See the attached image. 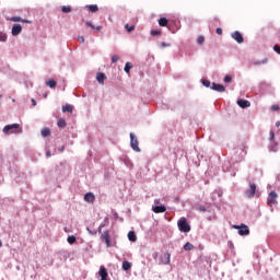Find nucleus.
<instances>
[{"instance_id":"15","label":"nucleus","mask_w":280,"mask_h":280,"mask_svg":"<svg viewBox=\"0 0 280 280\" xmlns=\"http://www.w3.org/2000/svg\"><path fill=\"white\" fill-rule=\"evenodd\" d=\"M85 202H95V195L93 192H88L84 196Z\"/></svg>"},{"instance_id":"8","label":"nucleus","mask_w":280,"mask_h":280,"mask_svg":"<svg viewBox=\"0 0 280 280\" xmlns=\"http://www.w3.org/2000/svg\"><path fill=\"white\" fill-rule=\"evenodd\" d=\"M171 257L172 255L170 253H164L161 257H160V265L162 264L163 266H170V261H171Z\"/></svg>"},{"instance_id":"16","label":"nucleus","mask_w":280,"mask_h":280,"mask_svg":"<svg viewBox=\"0 0 280 280\" xmlns=\"http://www.w3.org/2000/svg\"><path fill=\"white\" fill-rule=\"evenodd\" d=\"M96 80L100 84H104V80H106V74H104L103 72H98L96 75Z\"/></svg>"},{"instance_id":"28","label":"nucleus","mask_w":280,"mask_h":280,"mask_svg":"<svg viewBox=\"0 0 280 280\" xmlns=\"http://www.w3.org/2000/svg\"><path fill=\"white\" fill-rule=\"evenodd\" d=\"M184 250H194V245L191 243H186L184 245Z\"/></svg>"},{"instance_id":"20","label":"nucleus","mask_w":280,"mask_h":280,"mask_svg":"<svg viewBox=\"0 0 280 280\" xmlns=\"http://www.w3.org/2000/svg\"><path fill=\"white\" fill-rule=\"evenodd\" d=\"M62 113H73V106L71 105H65L62 107Z\"/></svg>"},{"instance_id":"14","label":"nucleus","mask_w":280,"mask_h":280,"mask_svg":"<svg viewBox=\"0 0 280 280\" xmlns=\"http://www.w3.org/2000/svg\"><path fill=\"white\" fill-rule=\"evenodd\" d=\"M237 105H238L241 108H249L250 102H248V101H246V100H238V101H237Z\"/></svg>"},{"instance_id":"37","label":"nucleus","mask_w":280,"mask_h":280,"mask_svg":"<svg viewBox=\"0 0 280 280\" xmlns=\"http://www.w3.org/2000/svg\"><path fill=\"white\" fill-rule=\"evenodd\" d=\"M85 25L88 27H91L92 30H95V25H93V23H91V22H85Z\"/></svg>"},{"instance_id":"40","label":"nucleus","mask_w":280,"mask_h":280,"mask_svg":"<svg viewBox=\"0 0 280 280\" xmlns=\"http://www.w3.org/2000/svg\"><path fill=\"white\" fill-rule=\"evenodd\" d=\"M269 139H270L271 141H275V131H270V132H269Z\"/></svg>"},{"instance_id":"23","label":"nucleus","mask_w":280,"mask_h":280,"mask_svg":"<svg viewBox=\"0 0 280 280\" xmlns=\"http://www.w3.org/2000/svg\"><path fill=\"white\" fill-rule=\"evenodd\" d=\"M57 125L58 128H67V121L63 118L59 119Z\"/></svg>"},{"instance_id":"2","label":"nucleus","mask_w":280,"mask_h":280,"mask_svg":"<svg viewBox=\"0 0 280 280\" xmlns=\"http://www.w3.org/2000/svg\"><path fill=\"white\" fill-rule=\"evenodd\" d=\"M3 132L4 135H8L9 132L12 133H16V132H22L21 130V127L19 124H12V125H7L4 128H3Z\"/></svg>"},{"instance_id":"48","label":"nucleus","mask_w":280,"mask_h":280,"mask_svg":"<svg viewBox=\"0 0 280 280\" xmlns=\"http://www.w3.org/2000/svg\"><path fill=\"white\" fill-rule=\"evenodd\" d=\"M276 126H277V128H279V126H280V121H277V122H276Z\"/></svg>"},{"instance_id":"36","label":"nucleus","mask_w":280,"mask_h":280,"mask_svg":"<svg viewBox=\"0 0 280 280\" xmlns=\"http://www.w3.org/2000/svg\"><path fill=\"white\" fill-rule=\"evenodd\" d=\"M273 51H276V54H280V46L279 45H275L273 46Z\"/></svg>"},{"instance_id":"17","label":"nucleus","mask_w":280,"mask_h":280,"mask_svg":"<svg viewBox=\"0 0 280 280\" xmlns=\"http://www.w3.org/2000/svg\"><path fill=\"white\" fill-rule=\"evenodd\" d=\"M130 268H132V262L128 261V260H125L122 261V270H130Z\"/></svg>"},{"instance_id":"4","label":"nucleus","mask_w":280,"mask_h":280,"mask_svg":"<svg viewBox=\"0 0 280 280\" xmlns=\"http://www.w3.org/2000/svg\"><path fill=\"white\" fill-rule=\"evenodd\" d=\"M130 145L135 152H141L139 148V140L135 137V133H130Z\"/></svg>"},{"instance_id":"5","label":"nucleus","mask_w":280,"mask_h":280,"mask_svg":"<svg viewBox=\"0 0 280 280\" xmlns=\"http://www.w3.org/2000/svg\"><path fill=\"white\" fill-rule=\"evenodd\" d=\"M234 229L238 230V235H250V230L248 229V225L241 224V225H234Z\"/></svg>"},{"instance_id":"39","label":"nucleus","mask_w":280,"mask_h":280,"mask_svg":"<svg viewBox=\"0 0 280 280\" xmlns=\"http://www.w3.org/2000/svg\"><path fill=\"white\" fill-rule=\"evenodd\" d=\"M233 80V78H231V75H225L224 77V82H231Z\"/></svg>"},{"instance_id":"24","label":"nucleus","mask_w":280,"mask_h":280,"mask_svg":"<svg viewBox=\"0 0 280 280\" xmlns=\"http://www.w3.org/2000/svg\"><path fill=\"white\" fill-rule=\"evenodd\" d=\"M49 135H51V130H49V128L42 129L43 137H49Z\"/></svg>"},{"instance_id":"7","label":"nucleus","mask_w":280,"mask_h":280,"mask_svg":"<svg viewBox=\"0 0 280 280\" xmlns=\"http://www.w3.org/2000/svg\"><path fill=\"white\" fill-rule=\"evenodd\" d=\"M256 191H257V185L250 184L249 188L245 191L246 198H255Z\"/></svg>"},{"instance_id":"18","label":"nucleus","mask_w":280,"mask_h":280,"mask_svg":"<svg viewBox=\"0 0 280 280\" xmlns=\"http://www.w3.org/2000/svg\"><path fill=\"white\" fill-rule=\"evenodd\" d=\"M128 240L129 242H137V234L135 233V231H130L128 233Z\"/></svg>"},{"instance_id":"21","label":"nucleus","mask_w":280,"mask_h":280,"mask_svg":"<svg viewBox=\"0 0 280 280\" xmlns=\"http://www.w3.org/2000/svg\"><path fill=\"white\" fill-rule=\"evenodd\" d=\"M88 9L90 12H98V10H100L97 4H90V5H88Z\"/></svg>"},{"instance_id":"6","label":"nucleus","mask_w":280,"mask_h":280,"mask_svg":"<svg viewBox=\"0 0 280 280\" xmlns=\"http://www.w3.org/2000/svg\"><path fill=\"white\" fill-rule=\"evenodd\" d=\"M277 198H279V195H277L276 191H270L267 198V205L269 207H272L273 205H277Z\"/></svg>"},{"instance_id":"3","label":"nucleus","mask_w":280,"mask_h":280,"mask_svg":"<svg viewBox=\"0 0 280 280\" xmlns=\"http://www.w3.org/2000/svg\"><path fill=\"white\" fill-rule=\"evenodd\" d=\"M101 242H104L106 244V247L110 248V246H113V243L110 242V232L104 231L101 234Z\"/></svg>"},{"instance_id":"44","label":"nucleus","mask_w":280,"mask_h":280,"mask_svg":"<svg viewBox=\"0 0 280 280\" xmlns=\"http://www.w3.org/2000/svg\"><path fill=\"white\" fill-rule=\"evenodd\" d=\"M217 34H218L219 36H222V28L218 27V28H217Z\"/></svg>"},{"instance_id":"42","label":"nucleus","mask_w":280,"mask_h":280,"mask_svg":"<svg viewBox=\"0 0 280 280\" xmlns=\"http://www.w3.org/2000/svg\"><path fill=\"white\" fill-rule=\"evenodd\" d=\"M152 257H153V259H158V258H159V252H154V253L152 254Z\"/></svg>"},{"instance_id":"19","label":"nucleus","mask_w":280,"mask_h":280,"mask_svg":"<svg viewBox=\"0 0 280 280\" xmlns=\"http://www.w3.org/2000/svg\"><path fill=\"white\" fill-rule=\"evenodd\" d=\"M167 23H168V21H167L166 18H161V19L159 20V25H160V27H167Z\"/></svg>"},{"instance_id":"26","label":"nucleus","mask_w":280,"mask_h":280,"mask_svg":"<svg viewBox=\"0 0 280 280\" xmlns=\"http://www.w3.org/2000/svg\"><path fill=\"white\" fill-rule=\"evenodd\" d=\"M130 69H132V63L131 62H127L125 65V73H130Z\"/></svg>"},{"instance_id":"41","label":"nucleus","mask_w":280,"mask_h":280,"mask_svg":"<svg viewBox=\"0 0 280 280\" xmlns=\"http://www.w3.org/2000/svg\"><path fill=\"white\" fill-rule=\"evenodd\" d=\"M197 210L205 212V211H207V207H205V206H199V207L197 208Z\"/></svg>"},{"instance_id":"32","label":"nucleus","mask_w":280,"mask_h":280,"mask_svg":"<svg viewBox=\"0 0 280 280\" xmlns=\"http://www.w3.org/2000/svg\"><path fill=\"white\" fill-rule=\"evenodd\" d=\"M197 43H198V45H203L205 44V36H199L198 38H197Z\"/></svg>"},{"instance_id":"46","label":"nucleus","mask_w":280,"mask_h":280,"mask_svg":"<svg viewBox=\"0 0 280 280\" xmlns=\"http://www.w3.org/2000/svg\"><path fill=\"white\" fill-rule=\"evenodd\" d=\"M33 106H36V100L32 98Z\"/></svg>"},{"instance_id":"34","label":"nucleus","mask_w":280,"mask_h":280,"mask_svg":"<svg viewBox=\"0 0 280 280\" xmlns=\"http://www.w3.org/2000/svg\"><path fill=\"white\" fill-rule=\"evenodd\" d=\"M112 62H114V63L119 62V57L117 55H114L112 57Z\"/></svg>"},{"instance_id":"10","label":"nucleus","mask_w":280,"mask_h":280,"mask_svg":"<svg viewBox=\"0 0 280 280\" xmlns=\"http://www.w3.org/2000/svg\"><path fill=\"white\" fill-rule=\"evenodd\" d=\"M210 89H212V91H217L218 93H224V91H226V88H224V85L218 83H212Z\"/></svg>"},{"instance_id":"31","label":"nucleus","mask_w":280,"mask_h":280,"mask_svg":"<svg viewBox=\"0 0 280 280\" xmlns=\"http://www.w3.org/2000/svg\"><path fill=\"white\" fill-rule=\"evenodd\" d=\"M161 31H158V30H152L151 31V36H161Z\"/></svg>"},{"instance_id":"50","label":"nucleus","mask_w":280,"mask_h":280,"mask_svg":"<svg viewBox=\"0 0 280 280\" xmlns=\"http://www.w3.org/2000/svg\"><path fill=\"white\" fill-rule=\"evenodd\" d=\"M1 246H3V242H2L1 238H0V248H1Z\"/></svg>"},{"instance_id":"43","label":"nucleus","mask_w":280,"mask_h":280,"mask_svg":"<svg viewBox=\"0 0 280 280\" xmlns=\"http://www.w3.org/2000/svg\"><path fill=\"white\" fill-rule=\"evenodd\" d=\"M271 110H273V112H275V110H279V105H272V106H271Z\"/></svg>"},{"instance_id":"9","label":"nucleus","mask_w":280,"mask_h":280,"mask_svg":"<svg viewBox=\"0 0 280 280\" xmlns=\"http://www.w3.org/2000/svg\"><path fill=\"white\" fill-rule=\"evenodd\" d=\"M232 38L238 44L244 43V36H242V33H240V31H235L234 33H232Z\"/></svg>"},{"instance_id":"49","label":"nucleus","mask_w":280,"mask_h":280,"mask_svg":"<svg viewBox=\"0 0 280 280\" xmlns=\"http://www.w3.org/2000/svg\"><path fill=\"white\" fill-rule=\"evenodd\" d=\"M46 156H51V153L48 151V152L46 153Z\"/></svg>"},{"instance_id":"47","label":"nucleus","mask_w":280,"mask_h":280,"mask_svg":"<svg viewBox=\"0 0 280 280\" xmlns=\"http://www.w3.org/2000/svg\"><path fill=\"white\" fill-rule=\"evenodd\" d=\"M100 30H102V26H97L96 27V31L100 32Z\"/></svg>"},{"instance_id":"30","label":"nucleus","mask_w":280,"mask_h":280,"mask_svg":"<svg viewBox=\"0 0 280 280\" xmlns=\"http://www.w3.org/2000/svg\"><path fill=\"white\" fill-rule=\"evenodd\" d=\"M125 30H127V32H135V25H129V24H126L125 25Z\"/></svg>"},{"instance_id":"27","label":"nucleus","mask_w":280,"mask_h":280,"mask_svg":"<svg viewBox=\"0 0 280 280\" xmlns=\"http://www.w3.org/2000/svg\"><path fill=\"white\" fill-rule=\"evenodd\" d=\"M68 244H75L77 238L74 235L68 236L67 238Z\"/></svg>"},{"instance_id":"35","label":"nucleus","mask_w":280,"mask_h":280,"mask_svg":"<svg viewBox=\"0 0 280 280\" xmlns=\"http://www.w3.org/2000/svg\"><path fill=\"white\" fill-rule=\"evenodd\" d=\"M267 62H268V59H265L262 61H256V62H254V65L255 66H257V65H266Z\"/></svg>"},{"instance_id":"11","label":"nucleus","mask_w":280,"mask_h":280,"mask_svg":"<svg viewBox=\"0 0 280 280\" xmlns=\"http://www.w3.org/2000/svg\"><path fill=\"white\" fill-rule=\"evenodd\" d=\"M11 32L12 36H19V34L23 32V26H21V24H14Z\"/></svg>"},{"instance_id":"13","label":"nucleus","mask_w":280,"mask_h":280,"mask_svg":"<svg viewBox=\"0 0 280 280\" xmlns=\"http://www.w3.org/2000/svg\"><path fill=\"white\" fill-rule=\"evenodd\" d=\"M152 211L154 213H165V211H167V208H165V206H155L152 208Z\"/></svg>"},{"instance_id":"33","label":"nucleus","mask_w":280,"mask_h":280,"mask_svg":"<svg viewBox=\"0 0 280 280\" xmlns=\"http://www.w3.org/2000/svg\"><path fill=\"white\" fill-rule=\"evenodd\" d=\"M202 84H203V86H206L207 89H209V86H212L211 81H209V80H203V81H202Z\"/></svg>"},{"instance_id":"1","label":"nucleus","mask_w":280,"mask_h":280,"mask_svg":"<svg viewBox=\"0 0 280 280\" xmlns=\"http://www.w3.org/2000/svg\"><path fill=\"white\" fill-rule=\"evenodd\" d=\"M177 226L182 233H189V231H191V225H189V222H187L185 217H182L177 221Z\"/></svg>"},{"instance_id":"45","label":"nucleus","mask_w":280,"mask_h":280,"mask_svg":"<svg viewBox=\"0 0 280 280\" xmlns=\"http://www.w3.org/2000/svg\"><path fill=\"white\" fill-rule=\"evenodd\" d=\"M78 42H79V43H84V36H79V37H78Z\"/></svg>"},{"instance_id":"25","label":"nucleus","mask_w":280,"mask_h":280,"mask_svg":"<svg viewBox=\"0 0 280 280\" xmlns=\"http://www.w3.org/2000/svg\"><path fill=\"white\" fill-rule=\"evenodd\" d=\"M61 11L63 12V14H69V12H71V5H63L61 8Z\"/></svg>"},{"instance_id":"12","label":"nucleus","mask_w":280,"mask_h":280,"mask_svg":"<svg viewBox=\"0 0 280 280\" xmlns=\"http://www.w3.org/2000/svg\"><path fill=\"white\" fill-rule=\"evenodd\" d=\"M7 21H12L13 23H30L28 20H22L21 16L8 18Z\"/></svg>"},{"instance_id":"38","label":"nucleus","mask_w":280,"mask_h":280,"mask_svg":"<svg viewBox=\"0 0 280 280\" xmlns=\"http://www.w3.org/2000/svg\"><path fill=\"white\" fill-rule=\"evenodd\" d=\"M160 47H162V49L165 48V47H172V44L162 43V44L160 45Z\"/></svg>"},{"instance_id":"22","label":"nucleus","mask_w":280,"mask_h":280,"mask_svg":"<svg viewBox=\"0 0 280 280\" xmlns=\"http://www.w3.org/2000/svg\"><path fill=\"white\" fill-rule=\"evenodd\" d=\"M56 81L54 80V79H51V80H48L47 82H46V85L47 86H49V89H56Z\"/></svg>"},{"instance_id":"29","label":"nucleus","mask_w":280,"mask_h":280,"mask_svg":"<svg viewBox=\"0 0 280 280\" xmlns=\"http://www.w3.org/2000/svg\"><path fill=\"white\" fill-rule=\"evenodd\" d=\"M5 40H8V35L5 33L0 32V42L5 43Z\"/></svg>"}]
</instances>
